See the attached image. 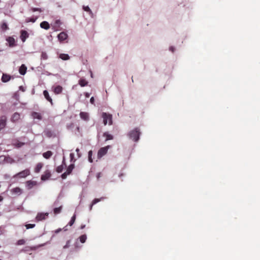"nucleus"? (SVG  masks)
<instances>
[{"mask_svg":"<svg viewBox=\"0 0 260 260\" xmlns=\"http://www.w3.org/2000/svg\"><path fill=\"white\" fill-rule=\"evenodd\" d=\"M103 136L106 138V141L113 139V136L108 132L104 133L103 134Z\"/></svg>","mask_w":260,"mask_h":260,"instance_id":"obj_25","label":"nucleus"},{"mask_svg":"<svg viewBox=\"0 0 260 260\" xmlns=\"http://www.w3.org/2000/svg\"><path fill=\"white\" fill-rule=\"evenodd\" d=\"M77 130L78 132H80V127L79 126L77 127Z\"/></svg>","mask_w":260,"mask_h":260,"instance_id":"obj_53","label":"nucleus"},{"mask_svg":"<svg viewBox=\"0 0 260 260\" xmlns=\"http://www.w3.org/2000/svg\"><path fill=\"white\" fill-rule=\"evenodd\" d=\"M6 41L9 43V46L10 47H13L16 45L15 40L13 37H8L6 39Z\"/></svg>","mask_w":260,"mask_h":260,"instance_id":"obj_9","label":"nucleus"},{"mask_svg":"<svg viewBox=\"0 0 260 260\" xmlns=\"http://www.w3.org/2000/svg\"><path fill=\"white\" fill-rule=\"evenodd\" d=\"M11 79V76L9 75L4 74L2 77V81L3 82H7Z\"/></svg>","mask_w":260,"mask_h":260,"instance_id":"obj_22","label":"nucleus"},{"mask_svg":"<svg viewBox=\"0 0 260 260\" xmlns=\"http://www.w3.org/2000/svg\"><path fill=\"white\" fill-rule=\"evenodd\" d=\"M35 226V224H27L25 225V227L27 229H32Z\"/></svg>","mask_w":260,"mask_h":260,"instance_id":"obj_40","label":"nucleus"},{"mask_svg":"<svg viewBox=\"0 0 260 260\" xmlns=\"http://www.w3.org/2000/svg\"><path fill=\"white\" fill-rule=\"evenodd\" d=\"M20 114L18 113V112H15L12 115V116L11 118V120L13 122H15L18 121L20 119Z\"/></svg>","mask_w":260,"mask_h":260,"instance_id":"obj_11","label":"nucleus"},{"mask_svg":"<svg viewBox=\"0 0 260 260\" xmlns=\"http://www.w3.org/2000/svg\"><path fill=\"white\" fill-rule=\"evenodd\" d=\"M20 34V39L23 42H24L26 39L28 38L29 34L24 30H21Z\"/></svg>","mask_w":260,"mask_h":260,"instance_id":"obj_10","label":"nucleus"},{"mask_svg":"<svg viewBox=\"0 0 260 260\" xmlns=\"http://www.w3.org/2000/svg\"><path fill=\"white\" fill-rule=\"evenodd\" d=\"M57 37L60 41H63L67 39L68 35L64 32H61Z\"/></svg>","mask_w":260,"mask_h":260,"instance_id":"obj_14","label":"nucleus"},{"mask_svg":"<svg viewBox=\"0 0 260 260\" xmlns=\"http://www.w3.org/2000/svg\"><path fill=\"white\" fill-rule=\"evenodd\" d=\"M170 50H171L172 52H173L174 51V48L173 47H171L170 48Z\"/></svg>","mask_w":260,"mask_h":260,"instance_id":"obj_49","label":"nucleus"},{"mask_svg":"<svg viewBox=\"0 0 260 260\" xmlns=\"http://www.w3.org/2000/svg\"><path fill=\"white\" fill-rule=\"evenodd\" d=\"M12 192L13 193H15V194H20L22 193V189L18 187H15L14 188H13L11 190Z\"/></svg>","mask_w":260,"mask_h":260,"instance_id":"obj_21","label":"nucleus"},{"mask_svg":"<svg viewBox=\"0 0 260 260\" xmlns=\"http://www.w3.org/2000/svg\"><path fill=\"white\" fill-rule=\"evenodd\" d=\"M25 241L24 239H20L17 242V245H21L24 244Z\"/></svg>","mask_w":260,"mask_h":260,"instance_id":"obj_39","label":"nucleus"},{"mask_svg":"<svg viewBox=\"0 0 260 260\" xmlns=\"http://www.w3.org/2000/svg\"><path fill=\"white\" fill-rule=\"evenodd\" d=\"M76 216L75 214H74V215L72 217L69 223V225L70 226H72L76 220Z\"/></svg>","mask_w":260,"mask_h":260,"instance_id":"obj_34","label":"nucleus"},{"mask_svg":"<svg viewBox=\"0 0 260 260\" xmlns=\"http://www.w3.org/2000/svg\"><path fill=\"white\" fill-rule=\"evenodd\" d=\"M43 94H44L45 99L48 101L50 102V103L52 105V100L51 98L49 96L48 92L45 90L43 91Z\"/></svg>","mask_w":260,"mask_h":260,"instance_id":"obj_20","label":"nucleus"},{"mask_svg":"<svg viewBox=\"0 0 260 260\" xmlns=\"http://www.w3.org/2000/svg\"><path fill=\"white\" fill-rule=\"evenodd\" d=\"M70 243H71L70 240L67 241V242H66V244L63 247V249L68 248L70 246Z\"/></svg>","mask_w":260,"mask_h":260,"instance_id":"obj_42","label":"nucleus"},{"mask_svg":"<svg viewBox=\"0 0 260 260\" xmlns=\"http://www.w3.org/2000/svg\"><path fill=\"white\" fill-rule=\"evenodd\" d=\"M90 102L91 104L94 105V99L93 97H91L90 100Z\"/></svg>","mask_w":260,"mask_h":260,"instance_id":"obj_43","label":"nucleus"},{"mask_svg":"<svg viewBox=\"0 0 260 260\" xmlns=\"http://www.w3.org/2000/svg\"><path fill=\"white\" fill-rule=\"evenodd\" d=\"M79 84L81 87H84L88 84V82L84 79H80L79 81Z\"/></svg>","mask_w":260,"mask_h":260,"instance_id":"obj_27","label":"nucleus"},{"mask_svg":"<svg viewBox=\"0 0 260 260\" xmlns=\"http://www.w3.org/2000/svg\"><path fill=\"white\" fill-rule=\"evenodd\" d=\"M70 158H71V160L72 161L73 159L74 158V153H71L70 154Z\"/></svg>","mask_w":260,"mask_h":260,"instance_id":"obj_47","label":"nucleus"},{"mask_svg":"<svg viewBox=\"0 0 260 260\" xmlns=\"http://www.w3.org/2000/svg\"><path fill=\"white\" fill-rule=\"evenodd\" d=\"M140 135V129L138 128H136L134 129L131 131L128 134L129 138L135 142H137L139 140Z\"/></svg>","mask_w":260,"mask_h":260,"instance_id":"obj_1","label":"nucleus"},{"mask_svg":"<svg viewBox=\"0 0 260 260\" xmlns=\"http://www.w3.org/2000/svg\"><path fill=\"white\" fill-rule=\"evenodd\" d=\"M106 199V198H105V197H101V198H100V199H98V198H96V199H94L92 201V203H91V205H90V210H92V206H93L94 205L96 204V203H98V202H100V201H101L104 200V199Z\"/></svg>","mask_w":260,"mask_h":260,"instance_id":"obj_16","label":"nucleus"},{"mask_svg":"<svg viewBox=\"0 0 260 260\" xmlns=\"http://www.w3.org/2000/svg\"><path fill=\"white\" fill-rule=\"evenodd\" d=\"M79 151H80V150H79V148H77V149H76V151L77 152V154H78V156H80V155H79V154H78V153H79Z\"/></svg>","mask_w":260,"mask_h":260,"instance_id":"obj_50","label":"nucleus"},{"mask_svg":"<svg viewBox=\"0 0 260 260\" xmlns=\"http://www.w3.org/2000/svg\"><path fill=\"white\" fill-rule=\"evenodd\" d=\"M59 58L62 60H67L70 59V56L67 54L61 53L59 55Z\"/></svg>","mask_w":260,"mask_h":260,"instance_id":"obj_29","label":"nucleus"},{"mask_svg":"<svg viewBox=\"0 0 260 260\" xmlns=\"http://www.w3.org/2000/svg\"><path fill=\"white\" fill-rule=\"evenodd\" d=\"M30 174V171L29 169H25L20 172H19L14 175L13 178H25Z\"/></svg>","mask_w":260,"mask_h":260,"instance_id":"obj_3","label":"nucleus"},{"mask_svg":"<svg viewBox=\"0 0 260 260\" xmlns=\"http://www.w3.org/2000/svg\"><path fill=\"white\" fill-rule=\"evenodd\" d=\"M92 152L91 150H90L88 152V160L90 162H93V160H92Z\"/></svg>","mask_w":260,"mask_h":260,"instance_id":"obj_38","label":"nucleus"},{"mask_svg":"<svg viewBox=\"0 0 260 260\" xmlns=\"http://www.w3.org/2000/svg\"><path fill=\"white\" fill-rule=\"evenodd\" d=\"M51 173L49 171H46L41 176V180L45 181L51 177Z\"/></svg>","mask_w":260,"mask_h":260,"instance_id":"obj_13","label":"nucleus"},{"mask_svg":"<svg viewBox=\"0 0 260 260\" xmlns=\"http://www.w3.org/2000/svg\"><path fill=\"white\" fill-rule=\"evenodd\" d=\"M7 119V117L5 115L0 116V131L6 127Z\"/></svg>","mask_w":260,"mask_h":260,"instance_id":"obj_7","label":"nucleus"},{"mask_svg":"<svg viewBox=\"0 0 260 260\" xmlns=\"http://www.w3.org/2000/svg\"><path fill=\"white\" fill-rule=\"evenodd\" d=\"M38 18V17H36L35 18H27L26 19L25 22L27 23H28L30 22L34 23L36 22V21L37 20Z\"/></svg>","mask_w":260,"mask_h":260,"instance_id":"obj_31","label":"nucleus"},{"mask_svg":"<svg viewBox=\"0 0 260 260\" xmlns=\"http://www.w3.org/2000/svg\"><path fill=\"white\" fill-rule=\"evenodd\" d=\"M62 87L60 85H57L54 88V92L55 94H59L62 92Z\"/></svg>","mask_w":260,"mask_h":260,"instance_id":"obj_23","label":"nucleus"},{"mask_svg":"<svg viewBox=\"0 0 260 260\" xmlns=\"http://www.w3.org/2000/svg\"><path fill=\"white\" fill-rule=\"evenodd\" d=\"M102 176V173H98L96 175V178L97 179L99 180L100 179V178Z\"/></svg>","mask_w":260,"mask_h":260,"instance_id":"obj_45","label":"nucleus"},{"mask_svg":"<svg viewBox=\"0 0 260 260\" xmlns=\"http://www.w3.org/2000/svg\"><path fill=\"white\" fill-rule=\"evenodd\" d=\"M13 145L17 148H19L23 146L24 145V143L16 140L13 143Z\"/></svg>","mask_w":260,"mask_h":260,"instance_id":"obj_26","label":"nucleus"},{"mask_svg":"<svg viewBox=\"0 0 260 260\" xmlns=\"http://www.w3.org/2000/svg\"><path fill=\"white\" fill-rule=\"evenodd\" d=\"M52 152L51 151H47L46 152L43 153V156L46 159L49 158L52 155Z\"/></svg>","mask_w":260,"mask_h":260,"instance_id":"obj_28","label":"nucleus"},{"mask_svg":"<svg viewBox=\"0 0 260 260\" xmlns=\"http://www.w3.org/2000/svg\"><path fill=\"white\" fill-rule=\"evenodd\" d=\"M26 249H30L31 250H34L36 249V247H25ZM27 249H26L25 251H27Z\"/></svg>","mask_w":260,"mask_h":260,"instance_id":"obj_46","label":"nucleus"},{"mask_svg":"<svg viewBox=\"0 0 260 260\" xmlns=\"http://www.w3.org/2000/svg\"><path fill=\"white\" fill-rule=\"evenodd\" d=\"M48 213H38L36 217L37 221L45 220L48 216Z\"/></svg>","mask_w":260,"mask_h":260,"instance_id":"obj_6","label":"nucleus"},{"mask_svg":"<svg viewBox=\"0 0 260 260\" xmlns=\"http://www.w3.org/2000/svg\"><path fill=\"white\" fill-rule=\"evenodd\" d=\"M3 200V198L0 196V202H1Z\"/></svg>","mask_w":260,"mask_h":260,"instance_id":"obj_54","label":"nucleus"},{"mask_svg":"<svg viewBox=\"0 0 260 260\" xmlns=\"http://www.w3.org/2000/svg\"><path fill=\"white\" fill-rule=\"evenodd\" d=\"M41 59L44 60H46L48 59V55L47 53L45 52H42L41 53Z\"/></svg>","mask_w":260,"mask_h":260,"instance_id":"obj_37","label":"nucleus"},{"mask_svg":"<svg viewBox=\"0 0 260 260\" xmlns=\"http://www.w3.org/2000/svg\"><path fill=\"white\" fill-rule=\"evenodd\" d=\"M31 116L34 119H37L39 120H41L42 118V115L40 113L33 112L31 113Z\"/></svg>","mask_w":260,"mask_h":260,"instance_id":"obj_19","label":"nucleus"},{"mask_svg":"<svg viewBox=\"0 0 260 260\" xmlns=\"http://www.w3.org/2000/svg\"><path fill=\"white\" fill-rule=\"evenodd\" d=\"M75 166L74 164H71L67 168L66 171L61 175V178L63 179H65L67 176L70 175L73 170L74 169Z\"/></svg>","mask_w":260,"mask_h":260,"instance_id":"obj_5","label":"nucleus"},{"mask_svg":"<svg viewBox=\"0 0 260 260\" xmlns=\"http://www.w3.org/2000/svg\"><path fill=\"white\" fill-rule=\"evenodd\" d=\"M61 229H57L56 231H55V233H57L58 232H59L60 231H61Z\"/></svg>","mask_w":260,"mask_h":260,"instance_id":"obj_52","label":"nucleus"},{"mask_svg":"<svg viewBox=\"0 0 260 260\" xmlns=\"http://www.w3.org/2000/svg\"><path fill=\"white\" fill-rule=\"evenodd\" d=\"M61 24V22L60 20H56L53 24H51L52 28L54 31L58 30Z\"/></svg>","mask_w":260,"mask_h":260,"instance_id":"obj_8","label":"nucleus"},{"mask_svg":"<svg viewBox=\"0 0 260 260\" xmlns=\"http://www.w3.org/2000/svg\"><path fill=\"white\" fill-rule=\"evenodd\" d=\"M83 9L85 11L88 12L89 14H91V15L92 14V12L88 6H83Z\"/></svg>","mask_w":260,"mask_h":260,"instance_id":"obj_35","label":"nucleus"},{"mask_svg":"<svg viewBox=\"0 0 260 260\" xmlns=\"http://www.w3.org/2000/svg\"><path fill=\"white\" fill-rule=\"evenodd\" d=\"M1 28L4 31L7 30L9 29L8 24L6 22L2 23L1 25Z\"/></svg>","mask_w":260,"mask_h":260,"instance_id":"obj_32","label":"nucleus"},{"mask_svg":"<svg viewBox=\"0 0 260 260\" xmlns=\"http://www.w3.org/2000/svg\"><path fill=\"white\" fill-rule=\"evenodd\" d=\"M84 95H85V96L87 98H89L90 96V94L88 92H85Z\"/></svg>","mask_w":260,"mask_h":260,"instance_id":"obj_48","label":"nucleus"},{"mask_svg":"<svg viewBox=\"0 0 260 260\" xmlns=\"http://www.w3.org/2000/svg\"><path fill=\"white\" fill-rule=\"evenodd\" d=\"M26 184L28 189H29L32 188L34 186H35L37 184V183L36 181L29 180L26 182Z\"/></svg>","mask_w":260,"mask_h":260,"instance_id":"obj_17","label":"nucleus"},{"mask_svg":"<svg viewBox=\"0 0 260 260\" xmlns=\"http://www.w3.org/2000/svg\"><path fill=\"white\" fill-rule=\"evenodd\" d=\"M80 118L85 121H88L89 119V114L85 112H81L80 113Z\"/></svg>","mask_w":260,"mask_h":260,"instance_id":"obj_12","label":"nucleus"},{"mask_svg":"<svg viewBox=\"0 0 260 260\" xmlns=\"http://www.w3.org/2000/svg\"><path fill=\"white\" fill-rule=\"evenodd\" d=\"M27 70V67L24 64H22L19 70V73L22 75H24L26 72Z\"/></svg>","mask_w":260,"mask_h":260,"instance_id":"obj_18","label":"nucleus"},{"mask_svg":"<svg viewBox=\"0 0 260 260\" xmlns=\"http://www.w3.org/2000/svg\"><path fill=\"white\" fill-rule=\"evenodd\" d=\"M31 10L32 12H36V11H38L39 12H42V9L41 8H31Z\"/></svg>","mask_w":260,"mask_h":260,"instance_id":"obj_41","label":"nucleus"},{"mask_svg":"<svg viewBox=\"0 0 260 260\" xmlns=\"http://www.w3.org/2000/svg\"><path fill=\"white\" fill-rule=\"evenodd\" d=\"M111 148L110 145H108L106 147H102L99 149L98 152V157L100 158L103 156L106 155L108 152V149Z\"/></svg>","mask_w":260,"mask_h":260,"instance_id":"obj_4","label":"nucleus"},{"mask_svg":"<svg viewBox=\"0 0 260 260\" xmlns=\"http://www.w3.org/2000/svg\"><path fill=\"white\" fill-rule=\"evenodd\" d=\"M0 260H1V259H0Z\"/></svg>","mask_w":260,"mask_h":260,"instance_id":"obj_55","label":"nucleus"},{"mask_svg":"<svg viewBox=\"0 0 260 260\" xmlns=\"http://www.w3.org/2000/svg\"><path fill=\"white\" fill-rule=\"evenodd\" d=\"M102 117L103 118V123L104 125H106L107 123L109 125L112 124V115L110 113L103 112L102 114Z\"/></svg>","mask_w":260,"mask_h":260,"instance_id":"obj_2","label":"nucleus"},{"mask_svg":"<svg viewBox=\"0 0 260 260\" xmlns=\"http://www.w3.org/2000/svg\"><path fill=\"white\" fill-rule=\"evenodd\" d=\"M62 210V206H60L58 208H55L53 210L54 213L55 214H59L61 212Z\"/></svg>","mask_w":260,"mask_h":260,"instance_id":"obj_33","label":"nucleus"},{"mask_svg":"<svg viewBox=\"0 0 260 260\" xmlns=\"http://www.w3.org/2000/svg\"><path fill=\"white\" fill-rule=\"evenodd\" d=\"M40 27L42 28L48 30L50 28V25L47 21H44L40 23Z\"/></svg>","mask_w":260,"mask_h":260,"instance_id":"obj_15","label":"nucleus"},{"mask_svg":"<svg viewBox=\"0 0 260 260\" xmlns=\"http://www.w3.org/2000/svg\"><path fill=\"white\" fill-rule=\"evenodd\" d=\"M5 230L3 228L0 227V235L4 233Z\"/></svg>","mask_w":260,"mask_h":260,"instance_id":"obj_44","label":"nucleus"},{"mask_svg":"<svg viewBox=\"0 0 260 260\" xmlns=\"http://www.w3.org/2000/svg\"><path fill=\"white\" fill-rule=\"evenodd\" d=\"M63 169H64V167L62 165L58 166L56 169V171L57 173H61L63 171Z\"/></svg>","mask_w":260,"mask_h":260,"instance_id":"obj_36","label":"nucleus"},{"mask_svg":"<svg viewBox=\"0 0 260 260\" xmlns=\"http://www.w3.org/2000/svg\"><path fill=\"white\" fill-rule=\"evenodd\" d=\"M85 225H84H84H81V226H80V229H83L85 228Z\"/></svg>","mask_w":260,"mask_h":260,"instance_id":"obj_51","label":"nucleus"},{"mask_svg":"<svg viewBox=\"0 0 260 260\" xmlns=\"http://www.w3.org/2000/svg\"><path fill=\"white\" fill-rule=\"evenodd\" d=\"M43 166V164L41 162L38 163L35 168V172L36 173L40 172V170L42 168Z\"/></svg>","mask_w":260,"mask_h":260,"instance_id":"obj_24","label":"nucleus"},{"mask_svg":"<svg viewBox=\"0 0 260 260\" xmlns=\"http://www.w3.org/2000/svg\"><path fill=\"white\" fill-rule=\"evenodd\" d=\"M86 239H87V237L85 234L82 235L79 237L80 241L82 243H85L86 240Z\"/></svg>","mask_w":260,"mask_h":260,"instance_id":"obj_30","label":"nucleus"}]
</instances>
